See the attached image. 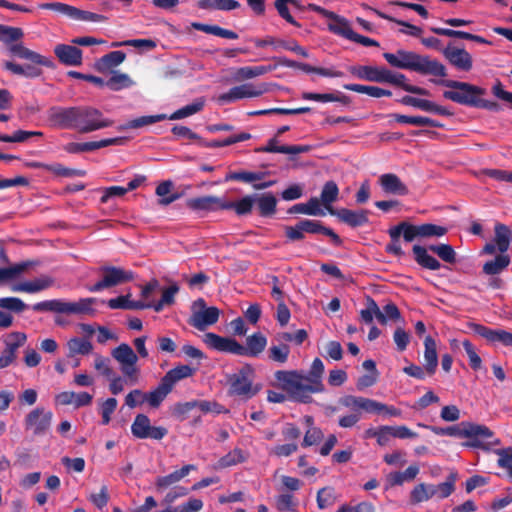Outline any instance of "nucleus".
Here are the masks:
<instances>
[{
    "mask_svg": "<svg viewBox=\"0 0 512 512\" xmlns=\"http://www.w3.org/2000/svg\"><path fill=\"white\" fill-rule=\"evenodd\" d=\"M324 369L322 360L315 358L307 373L298 370H279L275 372L274 377L278 381L279 387L291 399L306 404L312 401V394L324 391L322 382Z\"/></svg>",
    "mask_w": 512,
    "mask_h": 512,
    "instance_id": "f257e3e1",
    "label": "nucleus"
},
{
    "mask_svg": "<svg viewBox=\"0 0 512 512\" xmlns=\"http://www.w3.org/2000/svg\"><path fill=\"white\" fill-rule=\"evenodd\" d=\"M203 342L217 352L256 358L265 350L267 338L261 332H256L246 338V345H242L234 338L207 332L203 335Z\"/></svg>",
    "mask_w": 512,
    "mask_h": 512,
    "instance_id": "f03ea898",
    "label": "nucleus"
},
{
    "mask_svg": "<svg viewBox=\"0 0 512 512\" xmlns=\"http://www.w3.org/2000/svg\"><path fill=\"white\" fill-rule=\"evenodd\" d=\"M383 57L392 67L398 69L411 70L422 75L447 76V69L441 62L413 51L399 49L396 53L385 52Z\"/></svg>",
    "mask_w": 512,
    "mask_h": 512,
    "instance_id": "7ed1b4c3",
    "label": "nucleus"
},
{
    "mask_svg": "<svg viewBox=\"0 0 512 512\" xmlns=\"http://www.w3.org/2000/svg\"><path fill=\"white\" fill-rule=\"evenodd\" d=\"M428 251L435 253L446 263L454 264L457 261V254L450 244H433L429 245L428 248L421 245H414L412 247L414 260L424 269L439 270L441 268V263L435 257L431 256Z\"/></svg>",
    "mask_w": 512,
    "mask_h": 512,
    "instance_id": "20e7f679",
    "label": "nucleus"
},
{
    "mask_svg": "<svg viewBox=\"0 0 512 512\" xmlns=\"http://www.w3.org/2000/svg\"><path fill=\"white\" fill-rule=\"evenodd\" d=\"M285 237L288 242H299L305 239V234H322L331 239L333 245L339 247L343 241L333 229L324 226L320 220L301 219L293 226H285Z\"/></svg>",
    "mask_w": 512,
    "mask_h": 512,
    "instance_id": "39448f33",
    "label": "nucleus"
},
{
    "mask_svg": "<svg viewBox=\"0 0 512 512\" xmlns=\"http://www.w3.org/2000/svg\"><path fill=\"white\" fill-rule=\"evenodd\" d=\"M437 85L453 90L444 91L443 97L455 103L476 107L478 98L486 94V90L479 86L456 80H431Z\"/></svg>",
    "mask_w": 512,
    "mask_h": 512,
    "instance_id": "423d86ee",
    "label": "nucleus"
},
{
    "mask_svg": "<svg viewBox=\"0 0 512 512\" xmlns=\"http://www.w3.org/2000/svg\"><path fill=\"white\" fill-rule=\"evenodd\" d=\"M253 377L254 368L250 364H245L237 373L229 376V393L245 399L252 398L258 392V389L253 387Z\"/></svg>",
    "mask_w": 512,
    "mask_h": 512,
    "instance_id": "0eeeda50",
    "label": "nucleus"
},
{
    "mask_svg": "<svg viewBox=\"0 0 512 512\" xmlns=\"http://www.w3.org/2000/svg\"><path fill=\"white\" fill-rule=\"evenodd\" d=\"M463 444L466 447L490 450L491 446L498 445L499 439L494 437V432L487 426L466 421Z\"/></svg>",
    "mask_w": 512,
    "mask_h": 512,
    "instance_id": "6e6552de",
    "label": "nucleus"
},
{
    "mask_svg": "<svg viewBox=\"0 0 512 512\" xmlns=\"http://www.w3.org/2000/svg\"><path fill=\"white\" fill-rule=\"evenodd\" d=\"M94 273L98 280L87 286V290L92 293L115 287L128 279V273L124 269L111 265L99 266Z\"/></svg>",
    "mask_w": 512,
    "mask_h": 512,
    "instance_id": "1a4fd4ad",
    "label": "nucleus"
},
{
    "mask_svg": "<svg viewBox=\"0 0 512 512\" xmlns=\"http://www.w3.org/2000/svg\"><path fill=\"white\" fill-rule=\"evenodd\" d=\"M192 314L188 319V324L199 331H204L207 327L218 322L220 310L215 307H207L203 298H198L191 305Z\"/></svg>",
    "mask_w": 512,
    "mask_h": 512,
    "instance_id": "9d476101",
    "label": "nucleus"
},
{
    "mask_svg": "<svg viewBox=\"0 0 512 512\" xmlns=\"http://www.w3.org/2000/svg\"><path fill=\"white\" fill-rule=\"evenodd\" d=\"M111 121L101 111L92 107L77 106L76 130L82 133L96 131L110 126Z\"/></svg>",
    "mask_w": 512,
    "mask_h": 512,
    "instance_id": "9b49d317",
    "label": "nucleus"
},
{
    "mask_svg": "<svg viewBox=\"0 0 512 512\" xmlns=\"http://www.w3.org/2000/svg\"><path fill=\"white\" fill-rule=\"evenodd\" d=\"M52 419L53 413L51 411L43 407H36L25 416V430L34 436H42L49 430Z\"/></svg>",
    "mask_w": 512,
    "mask_h": 512,
    "instance_id": "f8f14e48",
    "label": "nucleus"
},
{
    "mask_svg": "<svg viewBox=\"0 0 512 512\" xmlns=\"http://www.w3.org/2000/svg\"><path fill=\"white\" fill-rule=\"evenodd\" d=\"M132 434L139 439H163L168 430L162 426H153L149 417L145 414H138L131 425Z\"/></svg>",
    "mask_w": 512,
    "mask_h": 512,
    "instance_id": "ddd939ff",
    "label": "nucleus"
},
{
    "mask_svg": "<svg viewBox=\"0 0 512 512\" xmlns=\"http://www.w3.org/2000/svg\"><path fill=\"white\" fill-rule=\"evenodd\" d=\"M269 91L266 83L254 85L252 83H244L239 86L232 87L228 92L219 96L221 103H231L244 98H255Z\"/></svg>",
    "mask_w": 512,
    "mask_h": 512,
    "instance_id": "4468645a",
    "label": "nucleus"
},
{
    "mask_svg": "<svg viewBox=\"0 0 512 512\" xmlns=\"http://www.w3.org/2000/svg\"><path fill=\"white\" fill-rule=\"evenodd\" d=\"M179 291L177 284H172L169 287L163 289L161 299L157 302L150 301H132L130 300V310H142L147 308H153L154 311L160 312L165 306H171L175 303V295Z\"/></svg>",
    "mask_w": 512,
    "mask_h": 512,
    "instance_id": "2eb2a0df",
    "label": "nucleus"
},
{
    "mask_svg": "<svg viewBox=\"0 0 512 512\" xmlns=\"http://www.w3.org/2000/svg\"><path fill=\"white\" fill-rule=\"evenodd\" d=\"M196 369L189 365H178L170 369L160 380L158 384L165 398L172 391L174 385L180 380L194 375Z\"/></svg>",
    "mask_w": 512,
    "mask_h": 512,
    "instance_id": "dca6fc26",
    "label": "nucleus"
},
{
    "mask_svg": "<svg viewBox=\"0 0 512 512\" xmlns=\"http://www.w3.org/2000/svg\"><path fill=\"white\" fill-rule=\"evenodd\" d=\"M329 214L336 216L339 221L345 223L351 228H357L369 223V215L371 212L366 209L351 210L347 208L330 209Z\"/></svg>",
    "mask_w": 512,
    "mask_h": 512,
    "instance_id": "f3484780",
    "label": "nucleus"
},
{
    "mask_svg": "<svg viewBox=\"0 0 512 512\" xmlns=\"http://www.w3.org/2000/svg\"><path fill=\"white\" fill-rule=\"evenodd\" d=\"M406 232H409L407 221H402L389 228L388 235L390 237V242L385 246V252L396 257H402L404 255V251L400 245L401 236L405 242L413 241L411 235L406 237Z\"/></svg>",
    "mask_w": 512,
    "mask_h": 512,
    "instance_id": "a211bd4d",
    "label": "nucleus"
},
{
    "mask_svg": "<svg viewBox=\"0 0 512 512\" xmlns=\"http://www.w3.org/2000/svg\"><path fill=\"white\" fill-rule=\"evenodd\" d=\"M272 59L274 61H276L277 64L280 66L299 69L305 73H316L318 75H321L324 77H331V78L342 77L344 75L343 72L339 71V70L323 68V67H314L307 63L290 60L286 57H273Z\"/></svg>",
    "mask_w": 512,
    "mask_h": 512,
    "instance_id": "6ab92c4d",
    "label": "nucleus"
},
{
    "mask_svg": "<svg viewBox=\"0 0 512 512\" xmlns=\"http://www.w3.org/2000/svg\"><path fill=\"white\" fill-rule=\"evenodd\" d=\"M49 119L54 125L63 129H76L77 106H55L49 110Z\"/></svg>",
    "mask_w": 512,
    "mask_h": 512,
    "instance_id": "aec40b11",
    "label": "nucleus"
},
{
    "mask_svg": "<svg viewBox=\"0 0 512 512\" xmlns=\"http://www.w3.org/2000/svg\"><path fill=\"white\" fill-rule=\"evenodd\" d=\"M165 396L157 386L153 391L145 393L139 389L130 391V408L141 406L148 403L152 408H158L164 401Z\"/></svg>",
    "mask_w": 512,
    "mask_h": 512,
    "instance_id": "412c9836",
    "label": "nucleus"
},
{
    "mask_svg": "<svg viewBox=\"0 0 512 512\" xmlns=\"http://www.w3.org/2000/svg\"><path fill=\"white\" fill-rule=\"evenodd\" d=\"M470 327L474 333L492 343L500 342L505 346H512V332L503 329H491L477 323L471 324Z\"/></svg>",
    "mask_w": 512,
    "mask_h": 512,
    "instance_id": "4be33fe9",
    "label": "nucleus"
},
{
    "mask_svg": "<svg viewBox=\"0 0 512 512\" xmlns=\"http://www.w3.org/2000/svg\"><path fill=\"white\" fill-rule=\"evenodd\" d=\"M58 60L66 66H79L82 64V50L74 45L58 44L54 48Z\"/></svg>",
    "mask_w": 512,
    "mask_h": 512,
    "instance_id": "5701e85b",
    "label": "nucleus"
},
{
    "mask_svg": "<svg viewBox=\"0 0 512 512\" xmlns=\"http://www.w3.org/2000/svg\"><path fill=\"white\" fill-rule=\"evenodd\" d=\"M9 52L21 59L28 60L32 63L45 66V67H53V61L49 57H45L40 55L37 52H34L28 48H26L22 43H14L11 44L8 48Z\"/></svg>",
    "mask_w": 512,
    "mask_h": 512,
    "instance_id": "b1692460",
    "label": "nucleus"
},
{
    "mask_svg": "<svg viewBox=\"0 0 512 512\" xmlns=\"http://www.w3.org/2000/svg\"><path fill=\"white\" fill-rule=\"evenodd\" d=\"M399 102L406 106H411L414 108H418L420 110L431 112L435 114H439L442 116H451L452 112H450L444 106H440L435 104L434 102L426 99L416 98L413 96L405 95L403 96Z\"/></svg>",
    "mask_w": 512,
    "mask_h": 512,
    "instance_id": "393cba45",
    "label": "nucleus"
},
{
    "mask_svg": "<svg viewBox=\"0 0 512 512\" xmlns=\"http://www.w3.org/2000/svg\"><path fill=\"white\" fill-rule=\"evenodd\" d=\"M408 229H409V232H406V237H409L411 235L413 241L417 237H422V238L442 237L448 231V229L446 227L432 224V223L413 225L408 222Z\"/></svg>",
    "mask_w": 512,
    "mask_h": 512,
    "instance_id": "a878e982",
    "label": "nucleus"
},
{
    "mask_svg": "<svg viewBox=\"0 0 512 512\" xmlns=\"http://www.w3.org/2000/svg\"><path fill=\"white\" fill-rule=\"evenodd\" d=\"M225 204V199L214 196L206 195L202 197L190 198L187 200V207L194 211H217L223 210L222 206Z\"/></svg>",
    "mask_w": 512,
    "mask_h": 512,
    "instance_id": "bb28decb",
    "label": "nucleus"
},
{
    "mask_svg": "<svg viewBox=\"0 0 512 512\" xmlns=\"http://www.w3.org/2000/svg\"><path fill=\"white\" fill-rule=\"evenodd\" d=\"M443 54L451 65L462 71H469L472 68L473 62L471 55L463 48L444 49Z\"/></svg>",
    "mask_w": 512,
    "mask_h": 512,
    "instance_id": "cd10ccee",
    "label": "nucleus"
},
{
    "mask_svg": "<svg viewBox=\"0 0 512 512\" xmlns=\"http://www.w3.org/2000/svg\"><path fill=\"white\" fill-rule=\"evenodd\" d=\"M54 284L53 278L47 275L40 276L32 281H25L11 285L12 292L37 293L43 291Z\"/></svg>",
    "mask_w": 512,
    "mask_h": 512,
    "instance_id": "c85d7f7f",
    "label": "nucleus"
},
{
    "mask_svg": "<svg viewBox=\"0 0 512 512\" xmlns=\"http://www.w3.org/2000/svg\"><path fill=\"white\" fill-rule=\"evenodd\" d=\"M126 54L123 51H112L97 59L94 67L100 73L117 72L116 68L125 61Z\"/></svg>",
    "mask_w": 512,
    "mask_h": 512,
    "instance_id": "c756f323",
    "label": "nucleus"
},
{
    "mask_svg": "<svg viewBox=\"0 0 512 512\" xmlns=\"http://www.w3.org/2000/svg\"><path fill=\"white\" fill-rule=\"evenodd\" d=\"M196 469V466L193 464L184 465L181 469L175 470L174 472L165 475V476H159L155 480V488L158 492H162L169 488L170 486L176 484L180 480H182L184 477H186L190 471H193Z\"/></svg>",
    "mask_w": 512,
    "mask_h": 512,
    "instance_id": "7c9ffc66",
    "label": "nucleus"
},
{
    "mask_svg": "<svg viewBox=\"0 0 512 512\" xmlns=\"http://www.w3.org/2000/svg\"><path fill=\"white\" fill-rule=\"evenodd\" d=\"M256 151L258 152H266V153H282V154H302L310 151V146L308 145H278V140L276 137L271 138L267 144L263 147L258 148Z\"/></svg>",
    "mask_w": 512,
    "mask_h": 512,
    "instance_id": "2f4dec72",
    "label": "nucleus"
},
{
    "mask_svg": "<svg viewBox=\"0 0 512 512\" xmlns=\"http://www.w3.org/2000/svg\"><path fill=\"white\" fill-rule=\"evenodd\" d=\"M121 138H106L99 141H90V142H71L65 145L64 149L68 153H81L94 151L103 147H107L112 144H116L120 142Z\"/></svg>",
    "mask_w": 512,
    "mask_h": 512,
    "instance_id": "473e14b6",
    "label": "nucleus"
},
{
    "mask_svg": "<svg viewBox=\"0 0 512 512\" xmlns=\"http://www.w3.org/2000/svg\"><path fill=\"white\" fill-rule=\"evenodd\" d=\"M254 196L259 216L270 218L276 214L278 200L271 192L254 194Z\"/></svg>",
    "mask_w": 512,
    "mask_h": 512,
    "instance_id": "72a5a7b5",
    "label": "nucleus"
},
{
    "mask_svg": "<svg viewBox=\"0 0 512 512\" xmlns=\"http://www.w3.org/2000/svg\"><path fill=\"white\" fill-rule=\"evenodd\" d=\"M438 366L436 341L430 336L424 339V368L428 376L435 374Z\"/></svg>",
    "mask_w": 512,
    "mask_h": 512,
    "instance_id": "f704fd0d",
    "label": "nucleus"
},
{
    "mask_svg": "<svg viewBox=\"0 0 512 512\" xmlns=\"http://www.w3.org/2000/svg\"><path fill=\"white\" fill-rule=\"evenodd\" d=\"M380 185L384 192L404 196L409 193L407 186L393 173H386L379 178Z\"/></svg>",
    "mask_w": 512,
    "mask_h": 512,
    "instance_id": "c9c22d12",
    "label": "nucleus"
},
{
    "mask_svg": "<svg viewBox=\"0 0 512 512\" xmlns=\"http://www.w3.org/2000/svg\"><path fill=\"white\" fill-rule=\"evenodd\" d=\"M373 399L361 396L345 395L339 399V404L352 413H361V411L371 413Z\"/></svg>",
    "mask_w": 512,
    "mask_h": 512,
    "instance_id": "e433bc0d",
    "label": "nucleus"
},
{
    "mask_svg": "<svg viewBox=\"0 0 512 512\" xmlns=\"http://www.w3.org/2000/svg\"><path fill=\"white\" fill-rule=\"evenodd\" d=\"M361 6L366 10L372 11L373 13H375L378 17H380L382 19L388 20L390 22H394L400 26L407 28V30H405V29L400 30V33H402V34H407V35H410L413 37H420L423 32L420 27L410 24L407 21L394 18L376 8L369 6L368 4L363 3Z\"/></svg>",
    "mask_w": 512,
    "mask_h": 512,
    "instance_id": "4c0bfd02",
    "label": "nucleus"
},
{
    "mask_svg": "<svg viewBox=\"0 0 512 512\" xmlns=\"http://www.w3.org/2000/svg\"><path fill=\"white\" fill-rule=\"evenodd\" d=\"M255 206V196L246 195L237 201H227L222 206L223 210H234L237 216H246L251 214Z\"/></svg>",
    "mask_w": 512,
    "mask_h": 512,
    "instance_id": "58836bf2",
    "label": "nucleus"
},
{
    "mask_svg": "<svg viewBox=\"0 0 512 512\" xmlns=\"http://www.w3.org/2000/svg\"><path fill=\"white\" fill-rule=\"evenodd\" d=\"M279 65H259V66H245L238 68L234 73V78L237 81L252 79L258 76L265 75L275 70Z\"/></svg>",
    "mask_w": 512,
    "mask_h": 512,
    "instance_id": "ea45409f",
    "label": "nucleus"
},
{
    "mask_svg": "<svg viewBox=\"0 0 512 512\" xmlns=\"http://www.w3.org/2000/svg\"><path fill=\"white\" fill-rule=\"evenodd\" d=\"M458 479V473L452 471L446 477L445 481L437 485L431 484L433 497L437 500H443L449 497L455 491V484Z\"/></svg>",
    "mask_w": 512,
    "mask_h": 512,
    "instance_id": "a19ab883",
    "label": "nucleus"
},
{
    "mask_svg": "<svg viewBox=\"0 0 512 512\" xmlns=\"http://www.w3.org/2000/svg\"><path fill=\"white\" fill-rule=\"evenodd\" d=\"M34 264L33 261H22L10 267L0 268V285L20 276Z\"/></svg>",
    "mask_w": 512,
    "mask_h": 512,
    "instance_id": "79ce46f5",
    "label": "nucleus"
},
{
    "mask_svg": "<svg viewBox=\"0 0 512 512\" xmlns=\"http://www.w3.org/2000/svg\"><path fill=\"white\" fill-rule=\"evenodd\" d=\"M68 302L61 299H51L35 303L32 309L36 312H53L67 314Z\"/></svg>",
    "mask_w": 512,
    "mask_h": 512,
    "instance_id": "37998d69",
    "label": "nucleus"
},
{
    "mask_svg": "<svg viewBox=\"0 0 512 512\" xmlns=\"http://www.w3.org/2000/svg\"><path fill=\"white\" fill-rule=\"evenodd\" d=\"M510 262V257L504 253H501L494 259L487 261L483 265L482 271L486 275H498L509 266Z\"/></svg>",
    "mask_w": 512,
    "mask_h": 512,
    "instance_id": "c03bdc74",
    "label": "nucleus"
},
{
    "mask_svg": "<svg viewBox=\"0 0 512 512\" xmlns=\"http://www.w3.org/2000/svg\"><path fill=\"white\" fill-rule=\"evenodd\" d=\"M343 88L361 94H366L374 98L390 97L392 92L377 86H367L361 84H344Z\"/></svg>",
    "mask_w": 512,
    "mask_h": 512,
    "instance_id": "a18cd8bd",
    "label": "nucleus"
},
{
    "mask_svg": "<svg viewBox=\"0 0 512 512\" xmlns=\"http://www.w3.org/2000/svg\"><path fill=\"white\" fill-rule=\"evenodd\" d=\"M391 116L394 118L396 122L402 124H411L415 126H429L432 128L442 127V125L438 121L424 116H407L397 113L392 114Z\"/></svg>",
    "mask_w": 512,
    "mask_h": 512,
    "instance_id": "49530a36",
    "label": "nucleus"
},
{
    "mask_svg": "<svg viewBox=\"0 0 512 512\" xmlns=\"http://www.w3.org/2000/svg\"><path fill=\"white\" fill-rule=\"evenodd\" d=\"M192 28L198 31H202L207 34L215 35L218 37L226 38V39H237L238 34L232 30H228L222 28L218 25H209L200 22H193L191 24Z\"/></svg>",
    "mask_w": 512,
    "mask_h": 512,
    "instance_id": "de8ad7c7",
    "label": "nucleus"
},
{
    "mask_svg": "<svg viewBox=\"0 0 512 512\" xmlns=\"http://www.w3.org/2000/svg\"><path fill=\"white\" fill-rule=\"evenodd\" d=\"M339 195V188L336 182L330 180L325 182V184L322 187L321 194H320V200L322 202V205L329 213L330 209H334L332 206V203L335 202Z\"/></svg>",
    "mask_w": 512,
    "mask_h": 512,
    "instance_id": "09e8293b",
    "label": "nucleus"
},
{
    "mask_svg": "<svg viewBox=\"0 0 512 512\" xmlns=\"http://www.w3.org/2000/svg\"><path fill=\"white\" fill-rule=\"evenodd\" d=\"M98 300L96 298H81L76 302H68L67 314H94L95 309L93 305L96 304Z\"/></svg>",
    "mask_w": 512,
    "mask_h": 512,
    "instance_id": "8fccbe9b",
    "label": "nucleus"
},
{
    "mask_svg": "<svg viewBox=\"0 0 512 512\" xmlns=\"http://www.w3.org/2000/svg\"><path fill=\"white\" fill-rule=\"evenodd\" d=\"M431 484L419 483L411 490L409 495L410 503L413 505L420 504L422 502L433 499Z\"/></svg>",
    "mask_w": 512,
    "mask_h": 512,
    "instance_id": "3c124183",
    "label": "nucleus"
},
{
    "mask_svg": "<svg viewBox=\"0 0 512 512\" xmlns=\"http://www.w3.org/2000/svg\"><path fill=\"white\" fill-rule=\"evenodd\" d=\"M200 9H214L220 11H231L240 7L236 0H200L197 3Z\"/></svg>",
    "mask_w": 512,
    "mask_h": 512,
    "instance_id": "603ef678",
    "label": "nucleus"
},
{
    "mask_svg": "<svg viewBox=\"0 0 512 512\" xmlns=\"http://www.w3.org/2000/svg\"><path fill=\"white\" fill-rule=\"evenodd\" d=\"M3 65L4 69L14 75L24 76L27 78H36L41 74V70L39 68L31 65H20L10 61H6Z\"/></svg>",
    "mask_w": 512,
    "mask_h": 512,
    "instance_id": "864d4df0",
    "label": "nucleus"
},
{
    "mask_svg": "<svg viewBox=\"0 0 512 512\" xmlns=\"http://www.w3.org/2000/svg\"><path fill=\"white\" fill-rule=\"evenodd\" d=\"M406 76L402 73H393L390 84L401 87L404 91L409 92L411 94L428 96L430 92L422 87L415 86L412 84L406 83Z\"/></svg>",
    "mask_w": 512,
    "mask_h": 512,
    "instance_id": "5fc2aeb1",
    "label": "nucleus"
},
{
    "mask_svg": "<svg viewBox=\"0 0 512 512\" xmlns=\"http://www.w3.org/2000/svg\"><path fill=\"white\" fill-rule=\"evenodd\" d=\"M512 238L511 230L504 224L495 226V242L500 253H505Z\"/></svg>",
    "mask_w": 512,
    "mask_h": 512,
    "instance_id": "6e6d98bb",
    "label": "nucleus"
},
{
    "mask_svg": "<svg viewBox=\"0 0 512 512\" xmlns=\"http://www.w3.org/2000/svg\"><path fill=\"white\" fill-rule=\"evenodd\" d=\"M172 188L173 182L171 180L163 181L156 187L155 192L160 197L159 204L166 206L179 198L178 193L171 194Z\"/></svg>",
    "mask_w": 512,
    "mask_h": 512,
    "instance_id": "4d7b16f0",
    "label": "nucleus"
},
{
    "mask_svg": "<svg viewBox=\"0 0 512 512\" xmlns=\"http://www.w3.org/2000/svg\"><path fill=\"white\" fill-rule=\"evenodd\" d=\"M204 107V101L202 99H198L191 104H188L175 112H173L170 116H167L169 120H179L189 116H192L198 112H200Z\"/></svg>",
    "mask_w": 512,
    "mask_h": 512,
    "instance_id": "13d9d810",
    "label": "nucleus"
},
{
    "mask_svg": "<svg viewBox=\"0 0 512 512\" xmlns=\"http://www.w3.org/2000/svg\"><path fill=\"white\" fill-rule=\"evenodd\" d=\"M252 41L257 48H264L266 46H272L273 49H275V50L282 48V49L288 51V47H290V45H291L290 44L291 39L285 40V39L277 38V37L270 36V35L266 36L263 39L255 38Z\"/></svg>",
    "mask_w": 512,
    "mask_h": 512,
    "instance_id": "bf43d9fd",
    "label": "nucleus"
},
{
    "mask_svg": "<svg viewBox=\"0 0 512 512\" xmlns=\"http://www.w3.org/2000/svg\"><path fill=\"white\" fill-rule=\"evenodd\" d=\"M335 489L331 486L323 487L317 492V506L319 509H326L336 502Z\"/></svg>",
    "mask_w": 512,
    "mask_h": 512,
    "instance_id": "052dcab7",
    "label": "nucleus"
},
{
    "mask_svg": "<svg viewBox=\"0 0 512 512\" xmlns=\"http://www.w3.org/2000/svg\"><path fill=\"white\" fill-rule=\"evenodd\" d=\"M104 74L109 75L105 81V84L106 88L111 91H120L128 85V75L125 73H120L117 71Z\"/></svg>",
    "mask_w": 512,
    "mask_h": 512,
    "instance_id": "680f3d73",
    "label": "nucleus"
},
{
    "mask_svg": "<svg viewBox=\"0 0 512 512\" xmlns=\"http://www.w3.org/2000/svg\"><path fill=\"white\" fill-rule=\"evenodd\" d=\"M27 335L23 332H12L5 340V350L17 357V350L25 344Z\"/></svg>",
    "mask_w": 512,
    "mask_h": 512,
    "instance_id": "e2e57ef3",
    "label": "nucleus"
},
{
    "mask_svg": "<svg viewBox=\"0 0 512 512\" xmlns=\"http://www.w3.org/2000/svg\"><path fill=\"white\" fill-rule=\"evenodd\" d=\"M69 352L71 355L74 354H82L86 355L92 351V344L90 341L84 338L75 337L68 341L67 343Z\"/></svg>",
    "mask_w": 512,
    "mask_h": 512,
    "instance_id": "0e129e2a",
    "label": "nucleus"
},
{
    "mask_svg": "<svg viewBox=\"0 0 512 512\" xmlns=\"http://www.w3.org/2000/svg\"><path fill=\"white\" fill-rule=\"evenodd\" d=\"M23 37L21 28L11 27L0 24V41L5 44H14Z\"/></svg>",
    "mask_w": 512,
    "mask_h": 512,
    "instance_id": "69168bd1",
    "label": "nucleus"
},
{
    "mask_svg": "<svg viewBox=\"0 0 512 512\" xmlns=\"http://www.w3.org/2000/svg\"><path fill=\"white\" fill-rule=\"evenodd\" d=\"M245 460L246 457L243 450L240 448H234L232 451L228 452L226 455L220 458L219 466L221 468H227L239 463H243Z\"/></svg>",
    "mask_w": 512,
    "mask_h": 512,
    "instance_id": "338daca9",
    "label": "nucleus"
},
{
    "mask_svg": "<svg viewBox=\"0 0 512 512\" xmlns=\"http://www.w3.org/2000/svg\"><path fill=\"white\" fill-rule=\"evenodd\" d=\"M113 358L119 363L124 377L128 376V344L122 343L112 351Z\"/></svg>",
    "mask_w": 512,
    "mask_h": 512,
    "instance_id": "774afa93",
    "label": "nucleus"
}]
</instances>
